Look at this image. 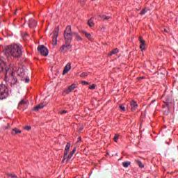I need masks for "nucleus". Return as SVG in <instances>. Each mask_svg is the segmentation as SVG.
<instances>
[{
    "mask_svg": "<svg viewBox=\"0 0 178 178\" xmlns=\"http://www.w3.org/2000/svg\"><path fill=\"white\" fill-rule=\"evenodd\" d=\"M6 54L13 58H20L22 56V46L19 44H12L6 48Z\"/></svg>",
    "mask_w": 178,
    "mask_h": 178,
    "instance_id": "f257e3e1",
    "label": "nucleus"
},
{
    "mask_svg": "<svg viewBox=\"0 0 178 178\" xmlns=\"http://www.w3.org/2000/svg\"><path fill=\"white\" fill-rule=\"evenodd\" d=\"M3 70H6V77H8V76L13 77V70H15V68L6 67L5 58L0 56V72H3Z\"/></svg>",
    "mask_w": 178,
    "mask_h": 178,
    "instance_id": "f03ea898",
    "label": "nucleus"
},
{
    "mask_svg": "<svg viewBox=\"0 0 178 178\" xmlns=\"http://www.w3.org/2000/svg\"><path fill=\"white\" fill-rule=\"evenodd\" d=\"M73 33H72V27L70 26H67L64 31V38L65 40V42H72V40Z\"/></svg>",
    "mask_w": 178,
    "mask_h": 178,
    "instance_id": "7ed1b4c3",
    "label": "nucleus"
},
{
    "mask_svg": "<svg viewBox=\"0 0 178 178\" xmlns=\"http://www.w3.org/2000/svg\"><path fill=\"white\" fill-rule=\"evenodd\" d=\"M9 95L8 88L6 85H0V99H6Z\"/></svg>",
    "mask_w": 178,
    "mask_h": 178,
    "instance_id": "20e7f679",
    "label": "nucleus"
},
{
    "mask_svg": "<svg viewBox=\"0 0 178 178\" xmlns=\"http://www.w3.org/2000/svg\"><path fill=\"white\" fill-rule=\"evenodd\" d=\"M38 51L42 54L43 56H48V49L45 47L44 45H40L38 47Z\"/></svg>",
    "mask_w": 178,
    "mask_h": 178,
    "instance_id": "39448f33",
    "label": "nucleus"
},
{
    "mask_svg": "<svg viewBox=\"0 0 178 178\" xmlns=\"http://www.w3.org/2000/svg\"><path fill=\"white\" fill-rule=\"evenodd\" d=\"M58 35H59V26H57L54 29V33L53 35L52 45H56L58 44Z\"/></svg>",
    "mask_w": 178,
    "mask_h": 178,
    "instance_id": "423d86ee",
    "label": "nucleus"
},
{
    "mask_svg": "<svg viewBox=\"0 0 178 178\" xmlns=\"http://www.w3.org/2000/svg\"><path fill=\"white\" fill-rule=\"evenodd\" d=\"M27 106H29V102L22 99L19 102L17 109H23L24 111V109H27Z\"/></svg>",
    "mask_w": 178,
    "mask_h": 178,
    "instance_id": "0eeeda50",
    "label": "nucleus"
},
{
    "mask_svg": "<svg viewBox=\"0 0 178 178\" xmlns=\"http://www.w3.org/2000/svg\"><path fill=\"white\" fill-rule=\"evenodd\" d=\"M19 72H20V74H19V76H21L22 81H25V83H29L30 79H29V78H27V76H26V72H24V70L20 69Z\"/></svg>",
    "mask_w": 178,
    "mask_h": 178,
    "instance_id": "6e6552de",
    "label": "nucleus"
},
{
    "mask_svg": "<svg viewBox=\"0 0 178 178\" xmlns=\"http://www.w3.org/2000/svg\"><path fill=\"white\" fill-rule=\"evenodd\" d=\"M70 48V43L65 42V44L60 47L59 52H67Z\"/></svg>",
    "mask_w": 178,
    "mask_h": 178,
    "instance_id": "1a4fd4ad",
    "label": "nucleus"
},
{
    "mask_svg": "<svg viewBox=\"0 0 178 178\" xmlns=\"http://www.w3.org/2000/svg\"><path fill=\"white\" fill-rule=\"evenodd\" d=\"M76 88V84L73 83L70 86L68 87V88L65 89L63 92V94H70V92H72L73 90Z\"/></svg>",
    "mask_w": 178,
    "mask_h": 178,
    "instance_id": "9d476101",
    "label": "nucleus"
},
{
    "mask_svg": "<svg viewBox=\"0 0 178 178\" xmlns=\"http://www.w3.org/2000/svg\"><path fill=\"white\" fill-rule=\"evenodd\" d=\"M29 26L30 29H34V27H37V22H36V21L34 20V19L31 18L29 19Z\"/></svg>",
    "mask_w": 178,
    "mask_h": 178,
    "instance_id": "9b49d317",
    "label": "nucleus"
},
{
    "mask_svg": "<svg viewBox=\"0 0 178 178\" xmlns=\"http://www.w3.org/2000/svg\"><path fill=\"white\" fill-rule=\"evenodd\" d=\"M71 69H72V64H70V63H68L65 65V68H64V70H63V76H65V74H66L67 73H68V72H69V70H70Z\"/></svg>",
    "mask_w": 178,
    "mask_h": 178,
    "instance_id": "f8f14e48",
    "label": "nucleus"
},
{
    "mask_svg": "<svg viewBox=\"0 0 178 178\" xmlns=\"http://www.w3.org/2000/svg\"><path fill=\"white\" fill-rule=\"evenodd\" d=\"M139 41L140 42V48L142 51H144L145 49V40H143L142 38H139Z\"/></svg>",
    "mask_w": 178,
    "mask_h": 178,
    "instance_id": "ddd939ff",
    "label": "nucleus"
},
{
    "mask_svg": "<svg viewBox=\"0 0 178 178\" xmlns=\"http://www.w3.org/2000/svg\"><path fill=\"white\" fill-rule=\"evenodd\" d=\"M20 133H22V131L19 130L17 128H14L11 134H13V136H16V134H20Z\"/></svg>",
    "mask_w": 178,
    "mask_h": 178,
    "instance_id": "4468645a",
    "label": "nucleus"
},
{
    "mask_svg": "<svg viewBox=\"0 0 178 178\" xmlns=\"http://www.w3.org/2000/svg\"><path fill=\"white\" fill-rule=\"evenodd\" d=\"M75 152H76V147H74V148L72 149V151L70 153V154H69L68 156H67V161H70V159H72V157L73 156V155H74Z\"/></svg>",
    "mask_w": 178,
    "mask_h": 178,
    "instance_id": "2eb2a0df",
    "label": "nucleus"
},
{
    "mask_svg": "<svg viewBox=\"0 0 178 178\" xmlns=\"http://www.w3.org/2000/svg\"><path fill=\"white\" fill-rule=\"evenodd\" d=\"M131 106L132 111H136V108L138 107V105L137 104V103L136 102L132 101L131 102Z\"/></svg>",
    "mask_w": 178,
    "mask_h": 178,
    "instance_id": "dca6fc26",
    "label": "nucleus"
},
{
    "mask_svg": "<svg viewBox=\"0 0 178 178\" xmlns=\"http://www.w3.org/2000/svg\"><path fill=\"white\" fill-rule=\"evenodd\" d=\"M45 105L44 104H40L39 105H37L34 108L33 111H40V109H42Z\"/></svg>",
    "mask_w": 178,
    "mask_h": 178,
    "instance_id": "f3484780",
    "label": "nucleus"
},
{
    "mask_svg": "<svg viewBox=\"0 0 178 178\" xmlns=\"http://www.w3.org/2000/svg\"><path fill=\"white\" fill-rule=\"evenodd\" d=\"M81 33H82V34H84V35H85V37H86V38H88V40H91V34H90L84 31H81Z\"/></svg>",
    "mask_w": 178,
    "mask_h": 178,
    "instance_id": "a211bd4d",
    "label": "nucleus"
},
{
    "mask_svg": "<svg viewBox=\"0 0 178 178\" xmlns=\"http://www.w3.org/2000/svg\"><path fill=\"white\" fill-rule=\"evenodd\" d=\"M73 35H75V38H76V40L83 41V38L81 37H80V35H79V33L74 32L73 33Z\"/></svg>",
    "mask_w": 178,
    "mask_h": 178,
    "instance_id": "6ab92c4d",
    "label": "nucleus"
},
{
    "mask_svg": "<svg viewBox=\"0 0 178 178\" xmlns=\"http://www.w3.org/2000/svg\"><path fill=\"white\" fill-rule=\"evenodd\" d=\"M135 162L138 164L139 168H140L141 169H143V168H144V164H143V163L140 160H138V159L135 160Z\"/></svg>",
    "mask_w": 178,
    "mask_h": 178,
    "instance_id": "aec40b11",
    "label": "nucleus"
},
{
    "mask_svg": "<svg viewBox=\"0 0 178 178\" xmlns=\"http://www.w3.org/2000/svg\"><path fill=\"white\" fill-rule=\"evenodd\" d=\"M130 165H131V163L130 161H125L122 163V166H124V168H129Z\"/></svg>",
    "mask_w": 178,
    "mask_h": 178,
    "instance_id": "412c9836",
    "label": "nucleus"
},
{
    "mask_svg": "<svg viewBox=\"0 0 178 178\" xmlns=\"http://www.w3.org/2000/svg\"><path fill=\"white\" fill-rule=\"evenodd\" d=\"M118 52H119V49H115L113 51H110V56H112V55H115V54H118Z\"/></svg>",
    "mask_w": 178,
    "mask_h": 178,
    "instance_id": "4be33fe9",
    "label": "nucleus"
},
{
    "mask_svg": "<svg viewBox=\"0 0 178 178\" xmlns=\"http://www.w3.org/2000/svg\"><path fill=\"white\" fill-rule=\"evenodd\" d=\"M70 145H71L70 143H67L65 146V151L70 152Z\"/></svg>",
    "mask_w": 178,
    "mask_h": 178,
    "instance_id": "5701e85b",
    "label": "nucleus"
},
{
    "mask_svg": "<svg viewBox=\"0 0 178 178\" xmlns=\"http://www.w3.org/2000/svg\"><path fill=\"white\" fill-rule=\"evenodd\" d=\"M88 24L90 26V27H92V26H94V22L92 21V19L88 20Z\"/></svg>",
    "mask_w": 178,
    "mask_h": 178,
    "instance_id": "b1692460",
    "label": "nucleus"
},
{
    "mask_svg": "<svg viewBox=\"0 0 178 178\" xmlns=\"http://www.w3.org/2000/svg\"><path fill=\"white\" fill-rule=\"evenodd\" d=\"M100 17L104 19V20H108V19H111V17L109 16H106V15H100Z\"/></svg>",
    "mask_w": 178,
    "mask_h": 178,
    "instance_id": "393cba45",
    "label": "nucleus"
},
{
    "mask_svg": "<svg viewBox=\"0 0 178 178\" xmlns=\"http://www.w3.org/2000/svg\"><path fill=\"white\" fill-rule=\"evenodd\" d=\"M168 108V111L170 109V106H169V103L165 102V104L163 105V108Z\"/></svg>",
    "mask_w": 178,
    "mask_h": 178,
    "instance_id": "a878e982",
    "label": "nucleus"
},
{
    "mask_svg": "<svg viewBox=\"0 0 178 178\" xmlns=\"http://www.w3.org/2000/svg\"><path fill=\"white\" fill-rule=\"evenodd\" d=\"M80 76L81 77H87V76H88V72H83Z\"/></svg>",
    "mask_w": 178,
    "mask_h": 178,
    "instance_id": "bb28decb",
    "label": "nucleus"
},
{
    "mask_svg": "<svg viewBox=\"0 0 178 178\" xmlns=\"http://www.w3.org/2000/svg\"><path fill=\"white\" fill-rule=\"evenodd\" d=\"M120 109H121V111H123L124 112V111H126V108L124 107V105L122 104L120 106Z\"/></svg>",
    "mask_w": 178,
    "mask_h": 178,
    "instance_id": "cd10ccee",
    "label": "nucleus"
},
{
    "mask_svg": "<svg viewBox=\"0 0 178 178\" xmlns=\"http://www.w3.org/2000/svg\"><path fill=\"white\" fill-rule=\"evenodd\" d=\"M118 140H119V135H115L114 136L115 143H118Z\"/></svg>",
    "mask_w": 178,
    "mask_h": 178,
    "instance_id": "c85d7f7f",
    "label": "nucleus"
},
{
    "mask_svg": "<svg viewBox=\"0 0 178 178\" xmlns=\"http://www.w3.org/2000/svg\"><path fill=\"white\" fill-rule=\"evenodd\" d=\"M59 113H60L61 115H64V113H67V111L63 110V111H59Z\"/></svg>",
    "mask_w": 178,
    "mask_h": 178,
    "instance_id": "c756f323",
    "label": "nucleus"
},
{
    "mask_svg": "<svg viewBox=\"0 0 178 178\" xmlns=\"http://www.w3.org/2000/svg\"><path fill=\"white\" fill-rule=\"evenodd\" d=\"M145 13H147V10H145V9H143V10L140 13V15H145Z\"/></svg>",
    "mask_w": 178,
    "mask_h": 178,
    "instance_id": "7c9ffc66",
    "label": "nucleus"
},
{
    "mask_svg": "<svg viewBox=\"0 0 178 178\" xmlns=\"http://www.w3.org/2000/svg\"><path fill=\"white\" fill-rule=\"evenodd\" d=\"M90 90H94L95 89V84H92V86H89Z\"/></svg>",
    "mask_w": 178,
    "mask_h": 178,
    "instance_id": "2f4dec72",
    "label": "nucleus"
},
{
    "mask_svg": "<svg viewBox=\"0 0 178 178\" xmlns=\"http://www.w3.org/2000/svg\"><path fill=\"white\" fill-rule=\"evenodd\" d=\"M22 37H23V38H26V37H29V33H23Z\"/></svg>",
    "mask_w": 178,
    "mask_h": 178,
    "instance_id": "473e14b6",
    "label": "nucleus"
},
{
    "mask_svg": "<svg viewBox=\"0 0 178 178\" xmlns=\"http://www.w3.org/2000/svg\"><path fill=\"white\" fill-rule=\"evenodd\" d=\"M24 129L25 130H31V127H30V126H26L25 127H24Z\"/></svg>",
    "mask_w": 178,
    "mask_h": 178,
    "instance_id": "72a5a7b5",
    "label": "nucleus"
},
{
    "mask_svg": "<svg viewBox=\"0 0 178 178\" xmlns=\"http://www.w3.org/2000/svg\"><path fill=\"white\" fill-rule=\"evenodd\" d=\"M8 177H17V176L15 175H13V174H8Z\"/></svg>",
    "mask_w": 178,
    "mask_h": 178,
    "instance_id": "f704fd0d",
    "label": "nucleus"
},
{
    "mask_svg": "<svg viewBox=\"0 0 178 178\" xmlns=\"http://www.w3.org/2000/svg\"><path fill=\"white\" fill-rule=\"evenodd\" d=\"M81 83H82V84L88 85V84H90V82H87V81H83L81 82Z\"/></svg>",
    "mask_w": 178,
    "mask_h": 178,
    "instance_id": "c9c22d12",
    "label": "nucleus"
},
{
    "mask_svg": "<svg viewBox=\"0 0 178 178\" xmlns=\"http://www.w3.org/2000/svg\"><path fill=\"white\" fill-rule=\"evenodd\" d=\"M69 154V152L68 151H67V150H65V152H64V155H65V156H67V154Z\"/></svg>",
    "mask_w": 178,
    "mask_h": 178,
    "instance_id": "e433bc0d",
    "label": "nucleus"
},
{
    "mask_svg": "<svg viewBox=\"0 0 178 178\" xmlns=\"http://www.w3.org/2000/svg\"><path fill=\"white\" fill-rule=\"evenodd\" d=\"M164 115H169V110L168 111H164Z\"/></svg>",
    "mask_w": 178,
    "mask_h": 178,
    "instance_id": "4c0bfd02",
    "label": "nucleus"
},
{
    "mask_svg": "<svg viewBox=\"0 0 178 178\" xmlns=\"http://www.w3.org/2000/svg\"><path fill=\"white\" fill-rule=\"evenodd\" d=\"M67 156H65V155H64L63 159H65V160H66V159H67Z\"/></svg>",
    "mask_w": 178,
    "mask_h": 178,
    "instance_id": "58836bf2",
    "label": "nucleus"
},
{
    "mask_svg": "<svg viewBox=\"0 0 178 178\" xmlns=\"http://www.w3.org/2000/svg\"><path fill=\"white\" fill-rule=\"evenodd\" d=\"M65 159H63V161H62V162H65Z\"/></svg>",
    "mask_w": 178,
    "mask_h": 178,
    "instance_id": "ea45409f",
    "label": "nucleus"
}]
</instances>
